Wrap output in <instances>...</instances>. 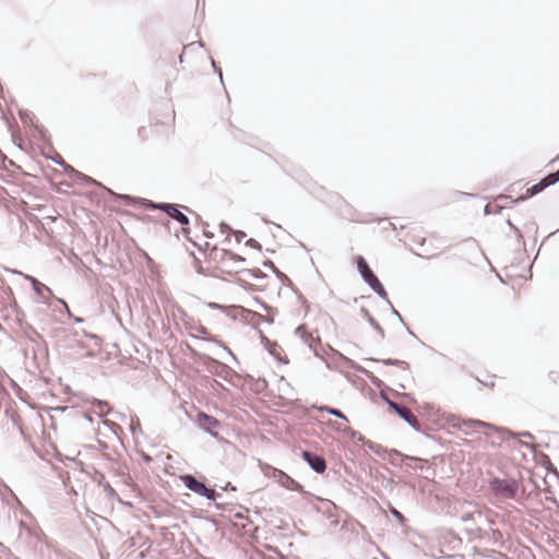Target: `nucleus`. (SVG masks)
<instances>
[{"label":"nucleus","instance_id":"1","mask_svg":"<svg viewBox=\"0 0 559 559\" xmlns=\"http://www.w3.org/2000/svg\"><path fill=\"white\" fill-rule=\"evenodd\" d=\"M357 270L360 274L361 280L369 286V288L376 293L381 299L390 304L388 293L384 289L382 283L379 281L377 275L373 273L368 262L362 255L356 258Z\"/></svg>","mask_w":559,"mask_h":559},{"label":"nucleus","instance_id":"2","mask_svg":"<svg viewBox=\"0 0 559 559\" xmlns=\"http://www.w3.org/2000/svg\"><path fill=\"white\" fill-rule=\"evenodd\" d=\"M452 427L456 428L457 430H460L464 435H471L477 428L492 429V430H495L499 435V438L502 441L506 440V435H509L511 437H515L513 431H511L508 428L498 427V426H495V425H492L490 423H486V421H483V420H479V419H472V418H468V419H457V421L454 423L452 425Z\"/></svg>","mask_w":559,"mask_h":559},{"label":"nucleus","instance_id":"3","mask_svg":"<svg viewBox=\"0 0 559 559\" xmlns=\"http://www.w3.org/2000/svg\"><path fill=\"white\" fill-rule=\"evenodd\" d=\"M489 487L496 496L506 499H514L519 491V481L514 478L493 477L489 480Z\"/></svg>","mask_w":559,"mask_h":559},{"label":"nucleus","instance_id":"4","mask_svg":"<svg viewBox=\"0 0 559 559\" xmlns=\"http://www.w3.org/2000/svg\"><path fill=\"white\" fill-rule=\"evenodd\" d=\"M180 479L187 489L201 497H205L210 501H216L221 497L219 492L215 489L207 488L203 481L197 479L191 474H185L180 476Z\"/></svg>","mask_w":559,"mask_h":559},{"label":"nucleus","instance_id":"5","mask_svg":"<svg viewBox=\"0 0 559 559\" xmlns=\"http://www.w3.org/2000/svg\"><path fill=\"white\" fill-rule=\"evenodd\" d=\"M391 409H393L404 421H406L414 430L421 431L420 424L414 416L412 411L400 403L393 402L389 399H384Z\"/></svg>","mask_w":559,"mask_h":559},{"label":"nucleus","instance_id":"6","mask_svg":"<svg viewBox=\"0 0 559 559\" xmlns=\"http://www.w3.org/2000/svg\"><path fill=\"white\" fill-rule=\"evenodd\" d=\"M197 423L200 429L211 435L213 438H218V432L215 431L221 426V423L215 417L200 412L197 416Z\"/></svg>","mask_w":559,"mask_h":559},{"label":"nucleus","instance_id":"7","mask_svg":"<svg viewBox=\"0 0 559 559\" xmlns=\"http://www.w3.org/2000/svg\"><path fill=\"white\" fill-rule=\"evenodd\" d=\"M301 456L314 473L323 474L325 472L326 462L322 455L305 450L301 452Z\"/></svg>","mask_w":559,"mask_h":559},{"label":"nucleus","instance_id":"8","mask_svg":"<svg viewBox=\"0 0 559 559\" xmlns=\"http://www.w3.org/2000/svg\"><path fill=\"white\" fill-rule=\"evenodd\" d=\"M159 211L164 212L171 219L178 222L180 225L186 226L190 223L189 217L180 211L178 204L174 203H164L159 206Z\"/></svg>","mask_w":559,"mask_h":559},{"label":"nucleus","instance_id":"9","mask_svg":"<svg viewBox=\"0 0 559 559\" xmlns=\"http://www.w3.org/2000/svg\"><path fill=\"white\" fill-rule=\"evenodd\" d=\"M52 162L56 163L57 165H60L64 168V170L71 176V178L75 179V180H81L82 182H85V183H91V185H98L96 182V180H94L93 178L75 170L72 166L68 165L63 159L62 157L60 156H57L56 158H52Z\"/></svg>","mask_w":559,"mask_h":559},{"label":"nucleus","instance_id":"10","mask_svg":"<svg viewBox=\"0 0 559 559\" xmlns=\"http://www.w3.org/2000/svg\"><path fill=\"white\" fill-rule=\"evenodd\" d=\"M26 278L31 281L33 289L35 290L36 295L40 298V301L45 305H48V298L45 295V293L50 295L51 289L33 276L26 275Z\"/></svg>","mask_w":559,"mask_h":559},{"label":"nucleus","instance_id":"11","mask_svg":"<svg viewBox=\"0 0 559 559\" xmlns=\"http://www.w3.org/2000/svg\"><path fill=\"white\" fill-rule=\"evenodd\" d=\"M388 460L392 465L401 466L404 461H419L420 457L406 455L397 450H391Z\"/></svg>","mask_w":559,"mask_h":559},{"label":"nucleus","instance_id":"12","mask_svg":"<svg viewBox=\"0 0 559 559\" xmlns=\"http://www.w3.org/2000/svg\"><path fill=\"white\" fill-rule=\"evenodd\" d=\"M419 407L427 414L428 418L431 419L432 421H438L443 415L441 413V408L433 403L424 402Z\"/></svg>","mask_w":559,"mask_h":559},{"label":"nucleus","instance_id":"13","mask_svg":"<svg viewBox=\"0 0 559 559\" xmlns=\"http://www.w3.org/2000/svg\"><path fill=\"white\" fill-rule=\"evenodd\" d=\"M547 187L546 181L542 178L537 183L533 185L531 188L526 190V197H521L514 201V203H519L521 201H524L526 198L534 197L542 191H544Z\"/></svg>","mask_w":559,"mask_h":559},{"label":"nucleus","instance_id":"14","mask_svg":"<svg viewBox=\"0 0 559 559\" xmlns=\"http://www.w3.org/2000/svg\"><path fill=\"white\" fill-rule=\"evenodd\" d=\"M361 316L369 322V324L377 331V333L381 336V338L384 337V330L382 326L376 321V319L370 314L369 310L365 307L360 308Z\"/></svg>","mask_w":559,"mask_h":559},{"label":"nucleus","instance_id":"15","mask_svg":"<svg viewBox=\"0 0 559 559\" xmlns=\"http://www.w3.org/2000/svg\"><path fill=\"white\" fill-rule=\"evenodd\" d=\"M368 360L373 361V362H382L383 365H386V366H396L403 370H408V368H409L408 362H406L404 360H400V359L388 358V359L378 360L374 358H369Z\"/></svg>","mask_w":559,"mask_h":559},{"label":"nucleus","instance_id":"16","mask_svg":"<svg viewBox=\"0 0 559 559\" xmlns=\"http://www.w3.org/2000/svg\"><path fill=\"white\" fill-rule=\"evenodd\" d=\"M295 334L298 335L305 344H310V342H320L319 337H313L312 334L308 333L304 325H299L295 330Z\"/></svg>","mask_w":559,"mask_h":559},{"label":"nucleus","instance_id":"17","mask_svg":"<svg viewBox=\"0 0 559 559\" xmlns=\"http://www.w3.org/2000/svg\"><path fill=\"white\" fill-rule=\"evenodd\" d=\"M317 408L320 412H325V413H328L330 415H333V416H335V417H337L340 419L348 421L347 416L343 412H341L338 408L330 407V406H326V405L319 406Z\"/></svg>","mask_w":559,"mask_h":559},{"label":"nucleus","instance_id":"18","mask_svg":"<svg viewBox=\"0 0 559 559\" xmlns=\"http://www.w3.org/2000/svg\"><path fill=\"white\" fill-rule=\"evenodd\" d=\"M236 272L250 275L258 280H262L266 276L260 269H242V270H236Z\"/></svg>","mask_w":559,"mask_h":559},{"label":"nucleus","instance_id":"19","mask_svg":"<svg viewBox=\"0 0 559 559\" xmlns=\"http://www.w3.org/2000/svg\"><path fill=\"white\" fill-rule=\"evenodd\" d=\"M276 472L282 477L281 481H282L283 486H285L286 488L293 489V487H292L293 485L300 487V485L298 483H296L295 479H293L290 476H288L284 472H282V471H276Z\"/></svg>","mask_w":559,"mask_h":559},{"label":"nucleus","instance_id":"20","mask_svg":"<svg viewBox=\"0 0 559 559\" xmlns=\"http://www.w3.org/2000/svg\"><path fill=\"white\" fill-rule=\"evenodd\" d=\"M224 257H226L228 259V261H231V262H240V263H243L246 262V259L241 255H238L236 253H234L233 251L230 250H224Z\"/></svg>","mask_w":559,"mask_h":559},{"label":"nucleus","instance_id":"21","mask_svg":"<svg viewBox=\"0 0 559 559\" xmlns=\"http://www.w3.org/2000/svg\"><path fill=\"white\" fill-rule=\"evenodd\" d=\"M263 266L272 270L278 278H286V275L282 273L272 261L266 260L263 262Z\"/></svg>","mask_w":559,"mask_h":559},{"label":"nucleus","instance_id":"22","mask_svg":"<svg viewBox=\"0 0 559 559\" xmlns=\"http://www.w3.org/2000/svg\"><path fill=\"white\" fill-rule=\"evenodd\" d=\"M543 179L546 181L547 187L557 183L559 181V169L555 173L548 174Z\"/></svg>","mask_w":559,"mask_h":559},{"label":"nucleus","instance_id":"23","mask_svg":"<svg viewBox=\"0 0 559 559\" xmlns=\"http://www.w3.org/2000/svg\"><path fill=\"white\" fill-rule=\"evenodd\" d=\"M20 119L23 123H31L33 121V112L28 110H20L19 111Z\"/></svg>","mask_w":559,"mask_h":559},{"label":"nucleus","instance_id":"24","mask_svg":"<svg viewBox=\"0 0 559 559\" xmlns=\"http://www.w3.org/2000/svg\"><path fill=\"white\" fill-rule=\"evenodd\" d=\"M390 512L399 521L400 524L403 525L405 523V516L397 509L391 507Z\"/></svg>","mask_w":559,"mask_h":559},{"label":"nucleus","instance_id":"25","mask_svg":"<svg viewBox=\"0 0 559 559\" xmlns=\"http://www.w3.org/2000/svg\"><path fill=\"white\" fill-rule=\"evenodd\" d=\"M507 224L516 233V240L518 242H521L523 240V235L519 227H516L511 219H507Z\"/></svg>","mask_w":559,"mask_h":559},{"label":"nucleus","instance_id":"26","mask_svg":"<svg viewBox=\"0 0 559 559\" xmlns=\"http://www.w3.org/2000/svg\"><path fill=\"white\" fill-rule=\"evenodd\" d=\"M98 411H99V416H103L104 415V409L107 408V412H109V408H108V403L106 401H102V400H97L95 402Z\"/></svg>","mask_w":559,"mask_h":559},{"label":"nucleus","instance_id":"27","mask_svg":"<svg viewBox=\"0 0 559 559\" xmlns=\"http://www.w3.org/2000/svg\"><path fill=\"white\" fill-rule=\"evenodd\" d=\"M100 485H103L104 490H105V492L107 493L108 497L114 498V497L117 496L115 489L108 483H104V484L100 483Z\"/></svg>","mask_w":559,"mask_h":559},{"label":"nucleus","instance_id":"28","mask_svg":"<svg viewBox=\"0 0 559 559\" xmlns=\"http://www.w3.org/2000/svg\"><path fill=\"white\" fill-rule=\"evenodd\" d=\"M130 429L134 436L138 431H141V425L138 418L131 420Z\"/></svg>","mask_w":559,"mask_h":559},{"label":"nucleus","instance_id":"29","mask_svg":"<svg viewBox=\"0 0 559 559\" xmlns=\"http://www.w3.org/2000/svg\"><path fill=\"white\" fill-rule=\"evenodd\" d=\"M321 341L320 342H310V344H308L309 348L314 353V355L321 359H323V357L321 356L319 349H318V345H320Z\"/></svg>","mask_w":559,"mask_h":559},{"label":"nucleus","instance_id":"30","mask_svg":"<svg viewBox=\"0 0 559 559\" xmlns=\"http://www.w3.org/2000/svg\"><path fill=\"white\" fill-rule=\"evenodd\" d=\"M513 433L515 435V437H512V439H515L518 437H523V438H527V439H534V436L530 431H522L520 433L513 432ZM509 438H511V436L506 435V440L509 439Z\"/></svg>","mask_w":559,"mask_h":559},{"label":"nucleus","instance_id":"31","mask_svg":"<svg viewBox=\"0 0 559 559\" xmlns=\"http://www.w3.org/2000/svg\"><path fill=\"white\" fill-rule=\"evenodd\" d=\"M144 201L146 203V207L150 210H159V206H162V204L165 203V202L156 203V202L148 201V200H144Z\"/></svg>","mask_w":559,"mask_h":559},{"label":"nucleus","instance_id":"32","mask_svg":"<svg viewBox=\"0 0 559 559\" xmlns=\"http://www.w3.org/2000/svg\"><path fill=\"white\" fill-rule=\"evenodd\" d=\"M246 246L261 250V245L253 238H250L247 240Z\"/></svg>","mask_w":559,"mask_h":559},{"label":"nucleus","instance_id":"33","mask_svg":"<svg viewBox=\"0 0 559 559\" xmlns=\"http://www.w3.org/2000/svg\"><path fill=\"white\" fill-rule=\"evenodd\" d=\"M388 305L391 307V312H392V314H393V316H395V317L400 320V322H402L403 324H405V322H404V320H403V318H402L401 313H400V312H399V311L393 307V305H392L391 302H390V304H388Z\"/></svg>","mask_w":559,"mask_h":559},{"label":"nucleus","instance_id":"34","mask_svg":"<svg viewBox=\"0 0 559 559\" xmlns=\"http://www.w3.org/2000/svg\"><path fill=\"white\" fill-rule=\"evenodd\" d=\"M415 463H419L420 465L417 468L424 469L425 467L429 469V461L425 459H420L419 461H414Z\"/></svg>","mask_w":559,"mask_h":559},{"label":"nucleus","instance_id":"35","mask_svg":"<svg viewBox=\"0 0 559 559\" xmlns=\"http://www.w3.org/2000/svg\"><path fill=\"white\" fill-rule=\"evenodd\" d=\"M103 423L105 426L109 427L115 433H116V429H120L119 425H117L112 421L104 420Z\"/></svg>","mask_w":559,"mask_h":559},{"label":"nucleus","instance_id":"36","mask_svg":"<svg viewBox=\"0 0 559 559\" xmlns=\"http://www.w3.org/2000/svg\"><path fill=\"white\" fill-rule=\"evenodd\" d=\"M212 67H213L214 71L218 73L221 82H223L222 69L216 66V63L213 59H212Z\"/></svg>","mask_w":559,"mask_h":559},{"label":"nucleus","instance_id":"37","mask_svg":"<svg viewBox=\"0 0 559 559\" xmlns=\"http://www.w3.org/2000/svg\"><path fill=\"white\" fill-rule=\"evenodd\" d=\"M343 358H344V360L346 361V364H347V366H348V367L354 368V369H356V370H360V369L356 366V364H355V361H354V360H352V359H349V358H346V357H343Z\"/></svg>","mask_w":559,"mask_h":559},{"label":"nucleus","instance_id":"38","mask_svg":"<svg viewBox=\"0 0 559 559\" xmlns=\"http://www.w3.org/2000/svg\"><path fill=\"white\" fill-rule=\"evenodd\" d=\"M221 230H222V233H228L231 230V228L229 225H227L226 223L223 222V223H221Z\"/></svg>","mask_w":559,"mask_h":559},{"label":"nucleus","instance_id":"39","mask_svg":"<svg viewBox=\"0 0 559 559\" xmlns=\"http://www.w3.org/2000/svg\"><path fill=\"white\" fill-rule=\"evenodd\" d=\"M243 237H246V234L243 231L236 233V239L238 242H240Z\"/></svg>","mask_w":559,"mask_h":559},{"label":"nucleus","instance_id":"40","mask_svg":"<svg viewBox=\"0 0 559 559\" xmlns=\"http://www.w3.org/2000/svg\"><path fill=\"white\" fill-rule=\"evenodd\" d=\"M520 445H521V447H524V448H526V449H531V450H533V449H534V447H533L532 444H530V443H527V442H524V441H520Z\"/></svg>","mask_w":559,"mask_h":559},{"label":"nucleus","instance_id":"41","mask_svg":"<svg viewBox=\"0 0 559 559\" xmlns=\"http://www.w3.org/2000/svg\"><path fill=\"white\" fill-rule=\"evenodd\" d=\"M219 367L223 369V371H224L226 374H228V373L230 372V369H229L226 365L221 364V365H219Z\"/></svg>","mask_w":559,"mask_h":559},{"label":"nucleus","instance_id":"42","mask_svg":"<svg viewBox=\"0 0 559 559\" xmlns=\"http://www.w3.org/2000/svg\"><path fill=\"white\" fill-rule=\"evenodd\" d=\"M210 307L211 308H214V309H223V306L218 305V304H214V302H211L210 304Z\"/></svg>","mask_w":559,"mask_h":559},{"label":"nucleus","instance_id":"43","mask_svg":"<svg viewBox=\"0 0 559 559\" xmlns=\"http://www.w3.org/2000/svg\"><path fill=\"white\" fill-rule=\"evenodd\" d=\"M59 301H60L62 305H64V307H66V309H67V311H68V314H69L70 317H72V314H71V312H70V309H69L68 305L64 302V300L59 299Z\"/></svg>","mask_w":559,"mask_h":559},{"label":"nucleus","instance_id":"44","mask_svg":"<svg viewBox=\"0 0 559 559\" xmlns=\"http://www.w3.org/2000/svg\"><path fill=\"white\" fill-rule=\"evenodd\" d=\"M198 331H199L201 334H204V335L207 333V330H206V328H205V326H200V328L198 329Z\"/></svg>","mask_w":559,"mask_h":559},{"label":"nucleus","instance_id":"45","mask_svg":"<svg viewBox=\"0 0 559 559\" xmlns=\"http://www.w3.org/2000/svg\"><path fill=\"white\" fill-rule=\"evenodd\" d=\"M407 466H409L411 468H417V465H414L415 462H409V461H405Z\"/></svg>","mask_w":559,"mask_h":559},{"label":"nucleus","instance_id":"46","mask_svg":"<svg viewBox=\"0 0 559 559\" xmlns=\"http://www.w3.org/2000/svg\"><path fill=\"white\" fill-rule=\"evenodd\" d=\"M85 418L90 421V423H93V418L91 415H85Z\"/></svg>","mask_w":559,"mask_h":559},{"label":"nucleus","instance_id":"47","mask_svg":"<svg viewBox=\"0 0 559 559\" xmlns=\"http://www.w3.org/2000/svg\"><path fill=\"white\" fill-rule=\"evenodd\" d=\"M485 213H486V214H489V205H486V206H485Z\"/></svg>","mask_w":559,"mask_h":559},{"label":"nucleus","instance_id":"48","mask_svg":"<svg viewBox=\"0 0 559 559\" xmlns=\"http://www.w3.org/2000/svg\"><path fill=\"white\" fill-rule=\"evenodd\" d=\"M226 489L235 490V487H233V486H230V484H228V486L226 487Z\"/></svg>","mask_w":559,"mask_h":559},{"label":"nucleus","instance_id":"49","mask_svg":"<svg viewBox=\"0 0 559 559\" xmlns=\"http://www.w3.org/2000/svg\"><path fill=\"white\" fill-rule=\"evenodd\" d=\"M218 376H219V377H222V378H224V379H226V378H227V377H226V374H225V372H222V373H219Z\"/></svg>","mask_w":559,"mask_h":559},{"label":"nucleus","instance_id":"50","mask_svg":"<svg viewBox=\"0 0 559 559\" xmlns=\"http://www.w3.org/2000/svg\"><path fill=\"white\" fill-rule=\"evenodd\" d=\"M218 376H219V377H222V378H224V379H226V378H227V377H226V374H225V372H222V373H219Z\"/></svg>","mask_w":559,"mask_h":559},{"label":"nucleus","instance_id":"51","mask_svg":"<svg viewBox=\"0 0 559 559\" xmlns=\"http://www.w3.org/2000/svg\"><path fill=\"white\" fill-rule=\"evenodd\" d=\"M352 437L353 438H357V432L356 431H352Z\"/></svg>","mask_w":559,"mask_h":559},{"label":"nucleus","instance_id":"52","mask_svg":"<svg viewBox=\"0 0 559 559\" xmlns=\"http://www.w3.org/2000/svg\"><path fill=\"white\" fill-rule=\"evenodd\" d=\"M36 129L39 130L40 133H44V129L36 126Z\"/></svg>","mask_w":559,"mask_h":559},{"label":"nucleus","instance_id":"53","mask_svg":"<svg viewBox=\"0 0 559 559\" xmlns=\"http://www.w3.org/2000/svg\"><path fill=\"white\" fill-rule=\"evenodd\" d=\"M499 199H504V200H507V199H509V197H508V195H500V197H499Z\"/></svg>","mask_w":559,"mask_h":559},{"label":"nucleus","instance_id":"54","mask_svg":"<svg viewBox=\"0 0 559 559\" xmlns=\"http://www.w3.org/2000/svg\"><path fill=\"white\" fill-rule=\"evenodd\" d=\"M74 320H75V322H82L83 321V319H81V318H75Z\"/></svg>","mask_w":559,"mask_h":559},{"label":"nucleus","instance_id":"55","mask_svg":"<svg viewBox=\"0 0 559 559\" xmlns=\"http://www.w3.org/2000/svg\"><path fill=\"white\" fill-rule=\"evenodd\" d=\"M265 321H266V322H269V323H272V322H273V320H272V319H270V318H266V319H265Z\"/></svg>","mask_w":559,"mask_h":559},{"label":"nucleus","instance_id":"56","mask_svg":"<svg viewBox=\"0 0 559 559\" xmlns=\"http://www.w3.org/2000/svg\"><path fill=\"white\" fill-rule=\"evenodd\" d=\"M407 331H408V334H411L412 336H415V334L409 329H407Z\"/></svg>","mask_w":559,"mask_h":559},{"label":"nucleus","instance_id":"57","mask_svg":"<svg viewBox=\"0 0 559 559\" xmlns=\"http://www.w3.org/2000/svg\"><path fill=\"white\" fill-rule=\"evenodd\" d=\"M228 352L233 356V359H236V356L230 350H228Z\"/></svg>","mask_w":559,"mask_h":559}]
</instances>
